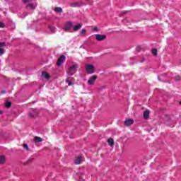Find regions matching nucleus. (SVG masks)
Returning a JSON list of instances; mask_svg holds the SVG:
<instances>
[{"label":"nucleus","mask_w":181,"mask_h":181,"mask_svg":"<svg viewBox=\"0 0 181 181\" xmlns=\"http://www.w3.org/2000/svg\"><path fill=\"white\" fill-rule=\"evenodd\" d=\"M64 30H66V32H73V22L68 21L65 23L64 27Z\"/></svg>","instance_id":"f257e3e1"},{"label":"nucleus","mask_w":181,"mask_h":181,"mask_svg":"<svg viewBox=\"0 0 181 181\" xmlns=\"http://www.w3.org/2000/svg\"><path fill=\"white\" fill-rule=\"evenodd\" d=\"M78 68V64H75L68 69V71L71 76H73V74H76V73H77Z\"/></svg>","instance_id":"f03ea898"},{"label":"nucleus","mask_w":181,"mask_h":181,"mask_svg":"<svg viewBox=\"0 0 181 181\" xmlns=\"http://www.w3.org/2000/svg\"><path fill=\"white\" fill-rule=\"evenodd\" d=\"M38 114H39V112L37 111V110L31 109V110L28 114V117H30V118H35V117H37Z\"/></svg>","instance_id":"7ed1b4c3"},{"label":"nucleus","mask_w":181,"mask_h":181,"mask_svg":"<svg viewBox=\"0 0 181 181\" xmlns=\"http://www.w3.org/2000/svg\"><path fill=\"white\" fill-rule=\"evenodd\" d=\"M97 80V76L93 75L90 76L88 80V84L89 86H94L95 81Z\"/></svg>","instance_id":"20e7f679"},{"label":"nucleus","mask_w":181,"mask_h":181,"mask_svg":"<svg viewBox=\"0 0 181 181\" xmlns=\"http://www.w3.org/2000/svg\"><path fill=\"white\" fill-rule=\"evenodd\" d=\"M86 73H88V74H93V73H94V66L88 64L86 66Z\"/></svg>","instance_id":"39448f33"},{"label":"nucleus","mask_w":181,"mask_h":181,"mask_svg":"<svg viewBox=\"0 0 181 181\" xmlns=\"http://www.w3.org/2000/svg\"><path fill=\"white\" fill-rule=\"evenodd\" d=\"M66 62V56H62L57 62V66L59 67V66H62L63 64V62Z\"/></svg>","instance_id":"423d86ee"},{"label":"nucleus","mask_w":181,"mask_h":181,"mask_svg":"<svg viewBox=\"0 0 181 181\" xmlns=\"http://www.w3.org/2000/svg\"><path fill=\"white\" fill-rule=\"evenodd\" d=\"M4 46H5V42H0V56H2L5 54V49H4Z\"/></svg>","instance_id":"0eeeda50"},{"label":"nucleus","mask_w":181,"mask_h":181,"mask_svg":"<svg viewBox=\"0 0 181 181\" xmlns=\"http://www.w3.org/2000/svg\"><path fill=\"white\" fill-rule=\"evenodd\" d=\"M106 37H107L105 35H96V40H98V42H101L103 40H105Z\"/></svg>","instance_id":"6e6552de"},{"label":"nucleus","mask_w":181,"mask_h":181,"mask_svg":"<svg viewBox=\"0 0 181 181\" xmlns=\"http://www.w3.org/2000/svg\"><path fill=\"white\" fill-rule=\"evenodd\" d=\"M134 124V120L132 119H126L124 121V125L126 127H130V125H132Z\"/></svg>","instance_id":"1a4fd4ad"},{"label":"nucleus","mask_w":181,"mask_h":181,"mask_svg":"<svg viewBox=\"0 0 181 181\" xmlns=\"http://www.w3.org/2000/svg\"><path fill=\"white\" fill-rule=\"evenodd\" d=\"M82 24H77L76 25L72 27V32H76V30H79L81 28H82Z\"/></svg>","instance_id":"9d476101"},{"label":"nucleus","mask_w":181,"mask_h":181,"mask_svg":"<svg viewBox=\"0 0 181 181\" xmlns=\"http://www.w3.org/2000/svg\"><path fill=\"white\" fill-rule=\"evenodd\" d=\"M107 144L110 145V146H114V145H115L114 139H112V138L108 139Z\"/></svg>","instance_id":"9b49d317"},{"label":"nucleus","mask_w":181,"mask_h":181,"mask_svg":"<svg viewBox=\"0 0 181 181\" xmlns=\"http://www.w3.org/2000/svg\"><path fill=\"white\" fill-rule=\"evenodd\" d=\"M75 165H80L81 163V157H78L74 160Z\"/></svg>","instance_id":"f8f14e48"},{"label":"nucleus","mask_w":181,"mask_h":181,"mask_svg":"<svg viewBox=\"0 0 181 181\" xmlns=\"http://www.w3.org/2000/svg\"><path fill=\"white\" fill-rule=\"evenodd\" d=\"M70 6L71 8H77L78 6H80V4L78 2H74L70 4Z\"/></svg>","instance_id":"ddd939ff"},{"label":"nucleus","mask_w":181,"mask_h":181,"mask_svg":"<svg viewBox=\"0 0 181 181\" xmlns=\"http://www.w3.org/2000/svg\"><path fill=\"white\" fill-rule=\"evenodd\" d=\"M143 117L144 118H145V119H146V118H149V111L148 110L144 111Z\"/></svg>","instance_id":"4468645a"},{"label":"nucleus","mask_w":181,"mask_h":181,"mask_svg":"<svg viewBox=\"0 0 181 181\" xmlns=\"http://www.w3.org/2000/svg\"><path fill=\"white\" fill-rule=\"evenodd\" d=\"M41 74H42V77H45V78H47V79L50 78V76L48 75L47 72L43 71V72H42Z\"/></svg>","instance_id":"2eb2a0df"},{"label":"nucleus","mask_w":181,"mask_h":181,"mask_svg":"<svg viewBox=\"0 0 181 181\" xmlns=\"http://www.w3.org/2000/svg\"><path fill=\"white\" fill-rule=\"evenodd\" d=\"M54 11L58 12V13H62V12H63V8H62L61 7H56L54 8Z\"/></svg>","instance_id":"dca6fc26"},{"label":"nucleus","mask_w":181,"mask_h":181,"mask_svg":"<svg viewBox=\"0 0 181 181\" xmlns=\"http://www.w3.org/2000/svg\"><path fill=\"white\" fill-rule=\"evenodd\" d=\"M34 141L36 143H39V142H42L43 141V139H42V138H40V137L35 136L34 138Z\"/></svg>","instance_id":"f3484780"},{"label":"nucleus","mask_w":181,"mask_h":181,"mask_svg":"<svg viewBox=\"0 0 181 181\" xmlns=\"http://www.w3.org/2000/svg\"><path fill=\"white\" fill-rule=\"evenodd\" d=\"M2 163H5V156H0V165H2Z\"/></svg>","instance_id":"a211bd4d"},{"label":"nucleus","mask_w":181,"mask_h":181,"mask_svg":"<svg viewBox=\"0 0 181 181\" xmlns=\"http://www.w3.org/2000/svg\"><path fill=\"white\" fill-rule=\"evenodd\" d=\"M27 8H30V9L35 10V5L33 4H28L27 6Z\"/></svg>","instance_id":"6ab92c4d"},{"label":"nucleus","mask_w":181,"mask_h":181,"mask_svg":"<svg viewBox=\"0 0 181 181\" xmlns=\"http://www.w3.org/2000/svg\"><path fill=\"white\" fill-rule=\"evenodd\" d=\"M65 83H66V84H68L69 86H73V83H71V81L69 80V78H66L65 79Z\"/></svg>","instance_id":"aec40b11"},{"label":"nucleus","mask_w":181,"mask_h":181,"mask_svg":"<svg viewBox=\"0 0 181 181\" xmlns=\"http://www.w3.org/2000/svg\"><path fill=\"white\" fill-rule=\"evenodd\" d=\"M152 53H153V54H154V56H158V49L153 48L152 49Z\"/></svg>","instance_id":"412c9836"},{"label":"nucleus","mask_w":181,"mask_h":181,"mask_svg":"<svg viewBox=\"0 0 181 181\" xmlns=\"http://www.w3.org/2000/svg\"><path fill=\"white\" fill-rule=\"evenodd\" d=\"M11 105H12V102H11V101H8V102H7V103L5 104V107H6V108H9V107H11Z\"/></svg>","instance_id":"4be33fe9"},{"label":"nucleus","mask_w":181,"mask_h":181,"mask_svg":"<svg viewBox=\"0 0 181 181\" xmlns=\"http://www.w3.org/2000/svg\"><path fill=\"white\" fill-rule=\"evenodd\" d=\"M23 146L24 149H26V151H29V146H28V144H24L23 145Z\"/></svg>","instance_id":"5701e85b"},{"label":"nucleus","mask_w":181,"mask_h":181,"mask_svg":"<svg viewBox=\"0 0 181 181\" xmlns=\"http://www.w3.org/2000/svg\"><path fill=\"white\" fill-rule=\"evenodd\" d=\"M49 30H51V32H52V33L54 32V30L56 29V28L54 26H49Z\"/></svg>","instance_id":"b1692460"},{"label":"nucleus","mask_w":181,"mask_h":181,"mask_svg":"<svg viewBox=\"0 0 181 181\" xmlns=\"http://www.w3.org/2000/svg\"><path fill=\"white\" fill-rule=\"evenodd\" d=\"M175 81H180V76L177 75L175 78Z\"/></svg>","instance_id":"393cba45"},{"label":"nucleus","mask_w":181,"mask_h":181,"mask_svg":"<svg viewBox=\"0 0 181 181\" xmlns=\"http://www.w3.org/2000/svg\"><path fill=\"white\" fill-rule=\"evenodd\" d=\"M33 0H22L23 4H28L32 2Z\"/></svg>","instance_id":"a878e982"},{"label":"nucleus","mask_w":181,"mask_h":181,"mask_svg":"<svg viewBox=\"0 0 181 181\" xmlns=\"http://www.w3.org/2000/svg\"><path fill=\"white\" fill-rule=\"evenodd\" d=\"M0 28H5V23L0 21Z\"/></svg>","instance_id":"bb28decb"},{"label":"nucleus","mask_w":181,"mask_h":181,"mask_svg":"<svg viewBox=\"0 0 181 181\" xmlns=\"http://www.w3.org/2000/svg\"><path fill=\"white\" fill-rule=\"evenodd\" d=\"M84 33H86V29H82L80 32L81 35H84Z\"/></svg>","instance_id":"cd10ccee"},{"label":"nucleus","mask_w":181,"mask_h":181,"mask_svg":"<svg viewBox=\"0 0 181 181\" xmlns=\"http://www.w3.org/2000/svg\"><path fill=\"white\" fill-rule=\"evenodd\" d=\"M136 50L137 52H141V47H140L139 46H137V47H136Z\"/></svg>","instance_id":"c85d7f7f"},{"label":"nucleus","mask_w":181,"mask_h":181,"mask_svg":"<svg viewBox=\"0 0 181 181\" xmlns=\"http://www.w3.org/2000/svg\"><path fill=\"white\" fill-rule=\"evenodd\" d=\"M68 78L69 81H71V83L74 81V78H73V77H69Z\"/></svg>","instance_id":"c756f323"},{"label":"nucleus","mask_w":181,"mask_h":181,"mask_svg":"<svg viewBox=\"0 0 181 181\" xmlns=\"http://www.w3.org/2000/svg\"><path fill=\"white\" fill-rule=\"evenodd\" d=\"M93 30H98V28L97 27H95V28H93Z\"/></svg>","instance_id":"7c9ffc66"},{"label":"nucleus","mask_w":181,"mask_h":181,"mask_svg":"<svg viewBox=\"0 0 181 181\" xmlns=\"http://www.w3.org/2000/svg\"><path fill=\"white\" fill-rule=\"evenodd\" d=\"M1 93H2V94H4V93H5V90H3Z\"/></svg>","instance_id":"2f4dec72"},{"label":"nucleus","mask_w":181,"mask_h":181,"mask_svg":"<svg viewBox=\"0 0 181 181\" xmlns=\"http://www.w3.org/2000/svg\"><path fill=\"white\" fill-rule=\"evenodd\" d=\"M162 76H166V74H163Z\"/></svg>","instance_id":"473e14b6"},{"label":"nucleus","mask_w":181,"mask_h":181,"mask_svg":"<svg viewBox=\"0 0 181 181\" xmlns=\"http://www.w3.org/2000/svg\"><path fill=\"white\" fill-rule=\"evenodd\" d=\"M0 114H2V110H0Z\"/></svg>","instance_id":"72a5a7b5"},{"label":"nucleus","mask_w":181,"mask_h":181,"mask_svg":"<svg viewBox=\"0 0 181 181\" xmlns=\"http://www.w3.org/2000/svg\"><path fill=\"white\" fill-rule=\"evenodd\" d=\"M158 80H160V78H159V76H158Z\"/></svg>","instance_id":"f704fd0d"},{"label":"nucleus","mask_w":181,"mask_h":181,"mask_svg":"<svg viewBox=\"0 0 181 181\" xmlns=\"http://www.w3.org/2000/svg\"><path fill=\"white\" fill-rule=\"evenodd\" d=\"M180 104L181 105V100L180 101Z\"/></svg>","instance_id":"c9c22d12"}]
</instances>
